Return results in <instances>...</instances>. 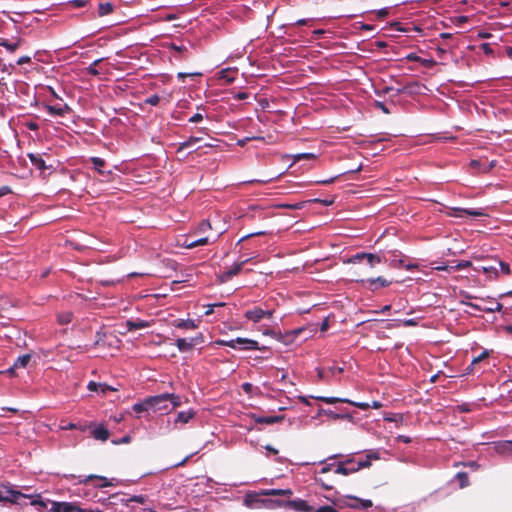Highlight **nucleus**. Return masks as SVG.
Segmentation results:
<instances>
[{"label": "nucleus", "instance_id": "nucleus-1", "mask_svg": "<svg viewBox=\"0 0 512 512\" xmlns=\"http://www.w3.org/2000/svg\"><path fill=\"white\" fill-rule=\"evenodd\" d=\"M374 458V459H377L378 456L377 455H371V454H368L364 460H360L359 461V465L358 466H355L354 467H348L347 464H353V457H347L345 460L343 461H339L336 463V468L334 469V472L336 474H341V475H350L352 473H355V472H358L360 469L362 468H367L371 465V459Z\"/></svg>", "mask_w": 512, "mask_h": 512}, {"label": "nucleus", "instance_id": "nucleus-2", "mask_svg": "<svg viewBox=\"0 0 512 512\" xmlns=\"http://www.w3.org/2000/svg\"><path fill=\"white\" fill-rule=\"evenodd\" d=\"M215 344L220 346H227L233 349H241V350H258L259 343L255 340L249 338H241L238 337L236 339L231 340H216Z\"/></svg>", "mask_w": 512, "mask_h": 512}, {"label": "nucleus", "instance_id": "nucleus-3", "mask_svg": "<svg viewBox=\"0 0 512 512\" xmlns=\"http://www.w3.org/2000/svg\"><path fill=\"white\" fill-rule=\"evenodd\" d=\"M151 411L166 414L171 412L168 402V393L149 397Z\"/></svg>", "mask_w": 512, "mask_h": 512}, {"label": "nucleus", "instance_id": "nucleus-4", "mask_svg": "<svg viewBox=\"0 0 512 512\" xmlns=\"http://www.w3.org/2000/svg\"><path fill=\"white\" fill-rule=\"evenodd\" d=\"M273 313H274L273 309L265 310L260 307H253L251 309H248L244 313V317L248 321H251L253 323H258L265 318L271 319L273 316Z\"/></svg>", "mask_w": 512, "mask_h": 512}, {"label": "nucleus", "instance_id": "nucleus-5", "mask_svg": "<svg viewBox=\"0 0 512 512\" xmlns=\"http://www.w3.org/2000/svg\"><path fill=\"white\" fill-rule=\"evenodd\" d=\"M203 341V334L199 333L197 336L190 339L178 338L175 342V345L180 352H188L191 351L196 345L203 343Z\"/></svg>", "mask_w": 512, "mask_h": 512}, {"label": "nucleus", "instance_id": "nucleus-6", "mask_svg": "<svg viewBox=\"0 0 512 512\" xmlns=\"http://www.w3.org/2000/svg\"><path fill=\"white\" fill-rule=\"evenodd\" d=\"M448 215L451 217H480L484 216V212L481 209H466V208H460V207H452L450 209V212H448Z\"/></svg>", "mask_w": 512, "mask_h": 512}, {"label": "nucleus", "instance_id": "nucleus-7", "mask_svg": "<svg viewBox=\"0 0 512 512\" xmlns=\"http://www.w3.org/2000/svg\"><path fill=\"white\" fill-rule=\"evenodd\" d=\"M250 260V258H247L241 262L233 264L231 267L223 271L220 276V282L224 283L232 279L234 276L238 275L240 271L242 270V267Z\"/></svg>", "mask_w": 512, "mask_h": 512}, {"label": "nucleus", "instance_id": "nucleus-8", "mask_svg": "<svg viewBox=\"0 0 512 512\" xmlns=\"http://www.w3.org/2000/svg\"><path fill=\"white\" fill-rule=\"evenodd\" d=\"M362 286L368 290L375 291L379 288L387 287L391 284V281H388L382 276L376 278H369L366 280H361Z\"/></svg>", "mask_w": 512, "mask_h": 512}, {"label": "nucleus", "instance_id": "nucleus-9", "mask_svg": "<svg viewBox=\"0 0 512 512\" xmlns=\"http://www.w3.org/2000/svg\"><path fill=\"white\" fill-rule=\"evenodd\" d=\"M78 479V483H88L90 481H93V480H98L100 481L99 484H95V487H99V488H104V487H109V486H113V482H111L110 480H108L106 477L104 476H98V475H94V474H91V475H88V476H84V475H79L77 477Z\"/></svg>", "mask_w": 512, "mask_h": 512}, {"label": "nucleus", "instance_id": "nucleus-10", "mask_svg": "<svg viewBox=\"0 0 512 512\" xmlns=\"http://www.w3.org/2000/svg\"><path fill=\"white\" fill-rule=\"evenodd\" d=\"M461 303L463 305L471 307L477 311L485 312V313L500 312L503 309V305L499 302H495V305L493 307H484L482 305L473 303L471 301H464V300H461Z\"/></svg>", "mask_w": 512, "mask_h": 512}, {"label": "nucleus", "instance_id": "nucleus-11", "mask_svg": "<svg viewBox=\"0 0 512 512\" xmlns=\"http://www.w3.org/2000/svg\"><path fill=\"white\" fill-rule=\"evenodd\" d=\"M286 506L297 512H312L313 510L306 500L300 498L287 501Z\"/></svg>", "mask_w": 512, "mask_h": 512}, {"label": "nucleus", "instance_id": "nucleus-12", "mask_svg": "<svg viewBox=\"0 0 512 512\" xmlns=\"http://www.w3.org/2000/svg\"><path fill=\"white\" fill-rule=\"evenodd\" d=\"M215 240L216 239L211 240L210 236L199 237L195 240H190L189 237H186L181 245L187 249H192L197 246L208 245L214 242Z\"/></svg>", "mask_w": 512, "mask_h": 512}, {"label": "nucleus", "instance_id": "nucleus-13", "mask_svg": "<svg viewBox=\"0 0 512 512\" xmlns=\"http://www.w3.org/2000/svg\"><path fill=\"white\" fill-rule=\"evenodd\" d=\"M199 322L193 319H176L173 326L179 329L194 330L199 327Z\"/></svg>", "mask_w": 512, "mask_h": 512}, {"label": "nucleus", "instance_id": "nucleus-14", "mask_svg": "<svg viewBox=\"0 0 512 512\" xmlns=\"http://www.w3.org/2000/svg\"><path fill=\"white\" fill-rule=\"evenodd\" d=\"M45 108L52 116H64L71 110L67 104L46 105Z\"/></svg>", "mask_w": 512, "mask_h": 512}, {"label": "nucleus", "instance_id": "nucleus-15", "mask_svg": "<svg viewBox=\"0 0 512 512\" xmlns=\"http://www.w3.org/2000/svg\"><path fill=\"white\" fill-rule=\"evenodd\" d=\"M88 390L91 392H99L105 395L108 391H117L116 388L109 386L105 383H97L94 381H90L87 386Z\"/></svg>", "mask_w": 512, "mask_h": 512}, {"label": "nucleus", "instance_id": "nucleus-16", "mask_svg": "<svg viewBox=\"0 0 512 512\" xmlns=\"http://www.w3.org/2000/svg\"><path fill=\"white\" fill-rule=\"evenodd\" d=\"M76 505L71 502H53L50 511L51 512H74Z\"/></svg>", "mask_w": 512, "mask_h": 512}, {"label": "nucleus", "instance_id": "nucleus-17", "mask_svg": "<svg viewBox=\"0 0 512 512\" xmlns=\"http://www.w3.org/2000/svg\"><path fill=\"white\" fill-rule=\"evenodd\" d=\"M474 270L476 272H482L484 274H487L490 278L496 279L499 275V269L495 265H481L478 267H474Z\"/></svg>", "mask_w": 512, "mask_h": 512}, {"label": "nucleus", "instance_id": "nucleus-18", "mask_svg": "<svg viewBox=\"0 0 512 512\" xmlns=\"http://www.w3.org/2000/svg\"><path fill=\"white\" fill-rule=\"evenodd\" d=\"M28 158L32 165L38 170L44 171L45 169H47L45 160L42 158L40 154L29 153Z\"/></svg>", "mask_w": 512, "mask_h": 512}, {"label": "nucleus", "instance_id": "nucleus-19", "mask_svg": "<svg viewBox=\"0 0 512 512\" xmlns=\"http://www.w3.org/2000/svg\"><path fill=\"white\" fill-rule=\"evenodd\" d=\"M495 449L500 454L512 455V440L496 442Z\"/></svg>", "mask_w": 512, "mask_h": 512}, {"label": "nucleus", "instance_id": "nucleus-20", "mask_svg": "<svg viewBox=\"0 0 512 512\" xmlns=\"http://www.w3.org/2000/svg\"><path fill=\"white\" fill-rule=\"evenodd\" d=\"M92 435L95 439L106 441L109 438V431L103 425L95 426L92 430Z\"/></svg>", "mask_w": 512, "mask_h": 512}, {"label": "nucleus", "instance_id": "nucleus-21", "mask_svg": "<svg viewBox=\"0 0 512 512\" xmlns=\"http://www.w3.org/2000/svg\"><path fill=\"white\" fill-rule=\"evenodd\" d=\"M211 230V224L208 220L201 221L198 226L192 231V235L204 237L205 233Z\"/></svg>", "mask_w": 512, "mask_h": 512}, {"label": "nucleus", "instance_id": "nucleus-22", "mask_svg": "<svg viewBox=\"0 0 512 512\" xmlns=\"http://www.w3.org/2000/svg\"><path fill=\"white\" fill-rule=\"evenodd\" d=\"M195 416L194 410H188V411H180L177 414V417L175 419V423H188L193 417Z\"/></svg>", "mask_w": 512, "mask_h": 512}, {"label": "nucleus", "instance_id": "nucleus-23", "mask_svg": "<svg viewBox=\"0 0 512 512\" xmlns=\"http://www.w3.org/2000/svg\"><path fill=\"white\" fill-rule=\"evenodd\" d=\"M126 326H127L128 331H135L138 329L147 328L149 326V323L144 320H136V321L128 320L126 322Z\"/></svg>", "mask_w": 512, "mask_h": 512}, {"label": "nucleus", "instance_id": "nucleus-24", "mask_svg": "<svg viewBox=\"0 0 512 512\" xmlns=\"http://www.w3.org/2000/svg\"><path fill=\"white\" fill-rule=\"evenodd\" d=\"M9 495H3V493L0 491V502H16L23 494L19 491L15 490H8Z\"/></svg>", "mask_w": 512, "mask_h": 512}, {"label": "nucleus", "instance_id": "nucleus-25", "mask_svg": "<svg viewBox=\"0 0 512 512\" xmlns=\"http://www.w3.org/2000/svg\"><path fill=\"white\" fill-rule=\"evenodd\" d=\"M338 456H339L338 454L331 455L327 459L319 461V464H324V466L320 469L319 473L325 474V473L330 472L333 468L335 469L336 464L335 463H327V461L336 459Z\"/></svg>", "mask_w": 512, "mask_h": 512}, {"label": "nucleus", "instance_id": "nucleus-26", "mask_svg": "<svg viewBox=\"0 0 512 512\" xmlns=\"http://www.w3.org/2000/svg\"><path fill=\"white\" fill-rule=\"evenodd\" d=\"M283 419H284V416H282V415H279V416H267V417L262 416V417L256 418L255 421H256V423L271 425V424L280 422Z\"/></svg>", "mask_w": 512, "mask_h": 512}, {"label": "nucleus", "instance_id": "nucleus-27", "mask_svg": "<svg viewBox=\"0 0 512 512\" xmlns=\"http://www.w3.org/2000/svg\"><path fill=\"white\" fill-rule=\"evenodd\" d=\"M30 360H31V355H29V354H24L22 356H19L15 360V362L12 366V369L25 368L28 365V363L30 362Z\"/></svg>", "mask_w": 512, "mask_h": 512}, {"label": "nucleus", "instance_id": "nucleus-28", "mask_svg": "<svg viewBox=\"0 0 512 512\" xmlns=\"http://www.w3.org/2000/svg\"><path fill=\"white\" fill-rule=\"evenodd\" d=\"M263 495H266V496H290L292 495V490L291 489H268V490H265L263 493Z\"/></svg>", "mask_w": 512, "mask_h": 512}, {"label": "nucleus", "instance_id": "nucleus-29", "mask_svg": "<svg viewBox=\"0 0 512 512\" xmlns=\"http://www.w3.org/2000/svg\"><path fill=\"white\" fill-rule=\"evenodd\" d=\"M133 410L140 414L142 412H145V411H151V406H150V401H149V397L146 398L144 401L142 402H139V403H136L133 405Z\"/></svg>", "mask_w": 512, "mask_h": 512}, {"label": "nucleus", "instance_id": "nucleus-30", "mask_svg": "<svg viewBox=\"0 0 512 512\" xmlns=\"http://www.w3.org/2000/svg\"><path fill=\"white\" fill-rule=\"evenodd\" d=\"M202 140L201 137L191 136L186 141L179 144L177 152H181L182 150L191 147L192 145L200 142Z\"/></svg>", "mask_w": 512, "mask_h": 512}, {"label": "nucleus", "instance_id": "nucleus-31", "mask_svg": "<svg viewBox=\"0 0 512 512\" xmlns=\"http://www.w3.org/2000/svg\"><path fill=\"white\" fill-rule=\"evenodd\" d=\"M113 11V5L110 2L99 3L98 15L100 17L106 16Z\"/></svg>", "mask_w": 512, "mask_h": 512}, {"label": "nucleus", "instance_id": "nucleus-32", "mask_svg": "<svg viewBox=\"0 0 512 512\" xmlns=\"http://www.w3.org/2000/svg\"><path fill=\"white\" fill-rule=\"evenodd\" d=\"M365 260L367 261L369 266L372 268L374 266H376L377 264H380L383 261L382 257L379 254H375V253H366Z\"/></svg>", "mask_w": 512, "mask_h": 512}, {"label": "nucleus", "instance_id": "nucleus-33", "mask_svg": "<svg viewBox=\"0 0 512 512\" xmlns=\"http://www.w3.org/2000/svg\"><path fill=\"white\" fill-rule=\"evenodd\" d=\"M147 500V497L144 495H134L127 499H121V503L128 506L130 502H136L138 504H144Z\"/></svg>", "mask_w": 512, "mask_h": 512}, {"label": "nucleus", "instance_id": "nucleus-34", "mask_svg": "<svg viewBox=\"0 0 512 512\" xmlns=\"http://www.w3.org/2000/svg\"><path fill=\"white\" fill-rule=\"evenodd\" d=\"M58 322L61 325L69 324L73 319V313L70 311H64L58 314Z\"/></svg>", "mask_w": 512, "mask_h": 512}, {"label": "nucleus", "instance_id": "nucleus-35", "mask_svg": "<svg viewBox=\"0 0 512 512\" xmlns=\"http://www.w3.org/2000/svg\"><path fill=\"white\" fill-rule=\"evenodd\" d=\"M90 161L99 174H105V171L102 169L106 164L104 159L100 157H92Z\"/></svg>", "mask_w": 512, "mask_h": 512}, {"label": "nucleus", "instance_id": "nucleus-36", "mask_svg": "<svg viewBox=\"0 0 512 512\" xmlns=\"http://www.w3.org/2000/svg\"><path fill=\"white\" fill-rule=\"evenodd\" d=\"M168 402H169V408H171V411L174 410L176 407H179L181 405V397L179 395L168 393Z\"/></svg>", "mask_w": 512, "mask_h": 512}, {"label": "nucleus", "instance_id": "nucleus-37", "mask_svg": "<svg viewBox=\"0 0 512 512\" xmlns=\"http://www.w3.org/2000/svg\"><path fill=\"white\" fill-rule=\"evenodd\" d=\"M315 399L317 400H320V401H323L327 404H334V403H337V402H341V403H346V402H350L349 399H346V398H337V397H324V396H318V397H315Z\"/></svg>", "mask_w": 512, "mask_h": 512}, {"label": "nucleus", "instance_id": "nucleus-38", "mask_svg": "<svg viewBox=\"0 0 512 512\" xmlns=\"http://www.w3.org/2000/svg\"><path fill=\"white\" fill-rule=\"evenodd\" d=\"M20 46V41L10 42L8 40H2L0 47L6 48L9 52H14Z\"/></svg>", "mask_w": 512, "mask_h": 512}, {"label": "nucleus", "instance_id": "nucleus-39", "mask_svg": "<svg viewBox=\"0 0 512 512\" xmlns=\"http://www.w3.org/2000/svg\"><path fill=\"white\" fill-rule=\"evenodd\" d=\"M347 499L351 500V501H356V502H359V506L360 508L359 509H368L370 507H372V501L371 500H362V499H359L357 497H354V496H347L346 497Z\"/></svg>", "mask_w": 512, "mask_h": 512}, {"label": "nucleus", "instance_id": "nucleus-40", "mask_svg": "<svg viewBox=\"0 0 512 512\" xmlns=\"http://www.w3.org/2000/svg\"><path fill=\"white\" fill-rule=\"evenodd\" d=\"M320 413L328 416L329 418H332V419H344V418H351L350 415L348 414H338V413H335L331 410H321Z\"/></svg>", "mask_w": 512, "mask_h": 512}, {"label": "nucleus", "instance_id": "nucleus-41", "mask_svg": "<svg viewBox=\"0 0 512 512\" xmlns=\"http://www.w3.org/2000/svg\"><path fill=\"white\" fill-rule=\"evenodd\" d=\"M489 356V352L487 350H484L479 356L475 357L472 362H471V365L467 368L468 372H471L472 371V367L474 365H476L477 363L485 360L486 358H488Z\"/></svg>", "mask_w": 512, "mask_h": 512}, {"label": "nucleus", "instance_id": "nucleus-42", "mask_svg": "<svg viewBox=\"0 0 512 512\" xmlns=\"http://www.w3.org/2000/svg\"><path fill=\"white\" fill-rule=\"evenodd\" d=\"M495 263H496V266L498 267V269L505 275H510L511 274V270H510V266L508 263H505L501 260H496L495 259Z\"/></svg>", "mask_w": 512, "mask_h": 512}, {"label": "nucleus", "instance_id": "nucleus-43", "mask_svg": "<svg viewBox=\"0 0 512 512\" xmlns=\"http://www.w3.org/2000/svg\"><path fill=\"white\" fill-rule=\"evenodd\" d=\"M364 259H366V252H361V253H357L355 255H352L350 258L347 259L346 262L347 263L356 264V263H360Z\"/></svg>", "mask_w": 512, "mask_h": 512}, {"label": "nucleus", "instance_id": "nucleus-44", "mask_svg": "<svg viewBox=\"0 0 512 512\" xmlns=\"http://www.w3.org/2000/svg\"><path fill=\"white\" fill-rule=\"evenodd\" d=\"M455 477L459 480L461 488L469 485L468 475L466 472H458Z\"/></svg>", "mask_w": 512, "mask_h": 512}, {"label": "nucleus", "instance_id": "nucleus-45", "mask_svg": "<svg viewBox=\"0 0 512 512\" xmlns=\"http://www.w3.org/2000/svg\"><path fill=\"white\" fill-rule=\"evenodd\" d=\"M471 266H472V263L470 261L462 260V261H459L456 265L451 266V269H453V271H460V270L466 269Z\"/></svg>", "mask_w": 512, "mask_h": 512}, {"label": "nucleus", "instance_id": "nucleus-46", "mask_svg": "<svg viewBox=\"0 0 512 512\" xmlns=\"http://www.w3.org/2000/svg\"><path fill=\"white\" fill-rule=\"evenodd\" d=\"M159 102H160V97L157 94L151 95L150 97L145 99V103L152 105V106L158 105Z\"/></svg>", "mask_w": 512, "mask_h": 512}, {"label": "nucleus", "instance_id": "nucleus-47", "mask_svg": "<svg viewBox=\"0 0 512 512\" xmlns=\"http://www.w3.org/2000/svg\"><path fill=\"white\" fill-rule=\"evenodd\" d=\"M99 62H101V59H97V60H95V61H94V62H93V63H92L88 68H87V71H88V73H89V74H91V75H98V74H99L98 70H97V69H96V67H95Z\"/></svg>", "mask_w": 512, "mask_h": 512}, {"label": "nucleus", "instance_id": "nucleus-48", "mask_svg": "<svg viewBox=\"0 0 512 512\" xmlns=\"http://www.w3.org/2000/svg\"><path fill=\"white\" fill-rule=\"evenodd\" d=\"M348 403L362 410H367L370 408V404L367 402H354L350 400Z\"/></svg>", "mask_w": 512, "mask_h": 512}, {"label": "nucleus", "instance_id": "nucleus-49", "mask_svg": "<svg viewBox=\"0 0 512 512\" xmlns=\"http://www.w3.org/2000/svg\"><path fill=\"white\" fill-rule=\"evenodd\" d=\"M24 126L30 131H37L39 129V124L35 121H27L24 123Z\"/></svg>", "mask_w": 512, "mask_h": 512}, {"label": "nucleus", "instance_id": "nucleus-50", "mask_svg": "<svg viewBox=\"0 0 512 512\" xmlns=\"http://www.w3.org/2000/svg\"><path fill=\"white\" fill-rule=\"evenodd\" d=\"M419 63L426 68H430V67L434 66L436 62L432 58L424 59V58L420 57Z\"/></svg>", "mask_w": 512, "mask_h": 512}, {"label": "nucleus", "instance_id": "nucleus-51", "mask_svg": "<svg viewBox=\"0 0 512 512\" xmlns=\"http://www.w3.org/2000/svg\"><path fill=\"white\" fill-rule=\"evenodd\" d=\"M312 512H337V510L332 506L326 505V506H321L316 510L313 509Z\"/></svg>", "mask_w": 512, "mask_h": 512}, {"label": "nucleus", "instance_id": "nucleus-52", "mask_svg": "<svg viewBox=\"0 0 512 512\" xmlns=\"http://www.w3.org/2000/svg\"><path fill=\"white\" fill-rule=\"evenodd\" d=\"M399 265L401 267H404L408 271H411V270L416 269L418 267L417 264H412V263L405 264L403 259H399Z\"/></svg>", "mask_w": 512, "mask_h": 512}, {"label": "nucleus", "instance_id": "nucleus-53", "mask_svg": "<svg viewBox=\"0 0 512 512\" xmlns=\"http://www.w3.org/2000/svg\"><path fill=\"white\" fill-rule=\"evenodd\" d=\"M315 482L319 484L324 490H332L333 486L325 483L323 479L315 477Z\"/></svg>", "mask_w": 512, "mask_h": 512}, {"label": "nucleus", "instance_id": "nucleus-54", "mask_svg": "<svg viewBox=\"0 0 512 512\" xmlns=\"http://www.w3.org/2000/svg\"><path fill=\"white\" fill-rule=\"evenodd\" d=\"M171 50L175 51L176 53H182L183 51H187L185 46L177 45L175 43H172L170 45Z\"/></svg>", "mask_w": 512, "mask_h": 512}, {"label": "nucleus", "instance_id": "nucleus-55", "mask_svg": "<svg viewBox=\"0 0 512 512\" xmlns=\"http://www.w3.org/2000/svg\"><path fill=\"white\" fill-rule=\"evenodd\" d=\"M203 118H204V116L201 113H196L189 118V122L190 123H198V122L202 121Z\"/></svg>", "mask_w": 512, "mask_h": 512}, {"label": "nucleus", "instance_id": "nucleus-56", "mask_svg": "<svg viewBox=\"0 0 512 512\" xmlns=\"http://www.w3.org/2000/svg\"><path fill=\"white\" fill-rule=\"evenodd\" d=\"M481 49L486 55H490L493 53V50L491 48V45L489 43H483L481 44Z\"/></svg>", "mask_w": 512, "mask_h": 512}, {"label": "nucleus", "instance_id": "nucleus-57", "mask_svg": "<svg viewBox=\"0 0 512 512\" xmlns=\"http://www.w3.org/2000/svg\"><path fill=\"white\" fill-rule=\"evenodd\" d=\"M397 256H398V255L396 254V252H393V253L391 254V258L389 259V260H390V262H391V265H392L393 267H401V266L399 265V259H397Z\"/></svg>", "mask_w": 512, "mask_h": 512}, {"label": "nucleus", "instance_id": "nucleus-58", "mask_svg": "<svg viewBox=\"0 0 512 512\" xmlns=\"http://www.w3.org/2000/svg\"><path fill=\"white\" fill-rule=\"evenodd\" d=\"M70 3L74 7H84L88 3V0H72Z\"/></svg>", "mask_w": 512, "mask_h": 512}, {"label": "nucleus", "instance_id": "nucleus-59", "mask_svg": "<svg viewBox=\"0 0 512 512\" xmlns=\"http://www.w3.org/2000/svg\"><path fill=\"white\" fill-rule=\"evenodd\" d=\"M248 96L249 94L246 92H237L236 94H234L233 98L236 100H245L248 98Z\"/></svg>", "mask_w": 512, "mask_h": 512}, {"label": "nucleus", "instance_id": "nucleus-60", "mask_svg": "<svg viewBox=\"0 0 512 512\" xmlns=\"http://www.w3.org/2000/svg\"><path fill=\"white\" fill-rule=\"evenodd\" d=\"M375 106H376L377 108L381 109L385 114H389V113H390V111H389V109L386 107V105H385L384 103L380 102V101H377V102L375 103Z\"/></svg>", "mask_w": 512, "mask_h": 512}, {"label": "nucleus", "instance_id": "nucleus-61", "mask_svg": "<svg viewBox=\"0 0 512 512\" xmlns=\"http://www.w3.org/2000/svg\"><path fill=\"white\" fill-rule=\"evenodd\" d=\"M343 506L353 508V509H359V502L352 501V502H343Z\"/></svg>", "mask_w": 512, "mask_h": 512}, {"label": "nucleus", "instance_id": "nucleus-62", "mask_svg": "<svg viewBox=\"0 0 512 512\" xmlns=\"http://www.w3.org/2000/svg\"><path fill=\"white\" fill-rule=\"evenodd\" d=\"M11 192H12V190L9 186H2L0 188V198L11 193Z\"/></svg>", "mask_w": 512, "mask_h": 512}, {"label": "nucleus", "instance_id": "nucleus-63", "mask_svg": "<svg viewBox=\"0 0 512 512\" xmlns=\"http://www.w3.org/2000/svg\"><path fill=\"white\" fill-rule=\"evenodd\" d=\"M389 14V9L388 8H382L380 10L377 11V16L379 18H384L386 17L387 15Z\"/></svg>", "mask_w": 512, "mask_h": 512}, {"label": "nucleus", "instance_id": "nucleus-64", "mask_svg": "<svg viewBox=\"0 0 512 512\" xmlns=\"http://www.w3.org/2000/svg\"><path fill=\"white\" fill-rule=\"evenodd\" d=\"M31 61V58L29 56H22L17 60L18 65H23L26 63H29Z\"/></svg>", "mask_w": 512, "mask_h": 512}]
</instances>
